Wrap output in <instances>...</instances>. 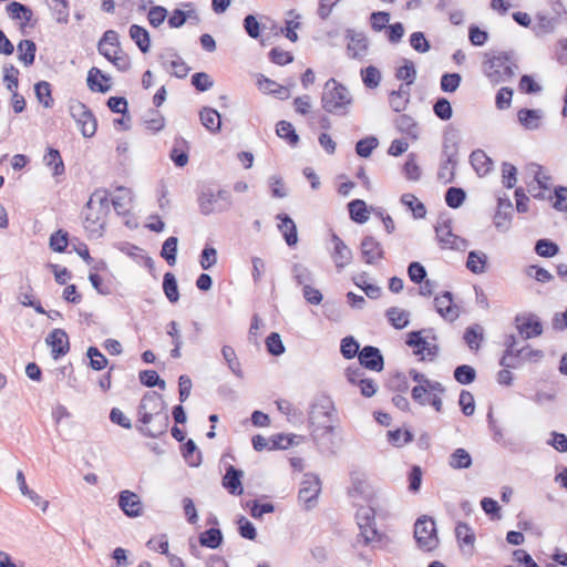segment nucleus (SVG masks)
<instances>
[{
  "mask_svg": "<svg viewBox=\"0 0 567 567\" xmlns=\"http://www.w3.org/2000/svg\"><path fill=\"white\" fill-rule=\"evenodd\" d=\"M163 395L156 391L143 394L137 405L136 431L144 437L158 439L167 433L169 416Z\"/></svg>",
  "mask_w": 567,
  "mask_h": 567,
  "instance_id": "obj_1",
  "label": "nucleus"
},
{
  "mask_svg": "<svg viewBox=\"0 0 567 567\" xmlns=\"http://www.w3.org/2000/svg\"><path fill=\"white\" fill-rule=\"evenodd\" d=\"M334 411V403L326 393L316 395L308 411V424L311 429V437L320 449L327 452H332L334 444V426L331 424Z\"/></svg>",
  "mask_w": 567,
  "mask_h": 567,
  "instance_id": "obj_2",
  "label": "nucleus"
},
{
  "mask_svg": "<svg viewBox=\"0 0 567 567\" xmlns=\"http://www.w3.org/2000/svg\"><path fill=\"white\" fill-rule=\"evenodd\" d=\"M110 200L106 190H95L84 209L83 226L92 238H100L103 235L105 218L109 213Z\"/></svg>",
  "mask_w": 567,
  "mask_h": 567,
  "instance_id": "obj_3",
  "label": "nucleus"
},
{
  "mask_svg": "<svg viewBox=\"0 0 567 567\" xmlns=\"http://www.w3.org/2000/svg\"><path fill=\"white\" fill-rule=\"evenodd\" d=\"M352 101V95L344 85L334 79H329L326 82L321 96V104L324 111L334 115H346Z\"/></svg>",
  "mask_w": 567,
  "mask_h": 567,
  "instance_id": "obj_4",
  "label": "nucleus"
},
{
  "mask_svg": "<svg viewBox=\"0 0 567 567\" xmlns=\"http://www.w3.org/2000/svg\"><path fill=\"white\" fill-rule=\"evenodd\" d=\"M517 70V64L506 53L495 55L483 63V72L492 84L509 81Z\"/></svg>",
  "mask_w": 567,
  "mask_h": 567,
  "instance_id": "obj_5",
  "label": "nucleus"
},
{
  "mask_svg": "<svg viewBox=\"0 0 567 567\" xmlns=\"http://www.w3.org/2000/svg\"><path fill=\"white\" fill-rule=\"evenodd\" d=\"M414 539L420 550L431 553L440 545L436 524L433 517L423 515L414 523Z\"/></svg>",
  "mask_w": 567,
  "mask_h": 567,
  "instance_id": "obj_6",
  "label": "nucleus"
},
{
  "mask_svg": "<svg viewBox=\"0 0 567 567\" xmlns=\"http://www.w3.org/2000/svg\"><path fill=\"white\" fill-rule=\"evenodd\" d=\"M200 213L204 215L219 214L230 209L233 205L229 192L212 189L203 192L198 197Z\"/></svg>",
  "mask_w": 567,
  "mask_h": 567,
  "instance_id": "obj_7",
  "label": "nucleus"
},
{
  "mask_svg": "<svg viewBox=\"0 0 567 567\" xmlns=\"http://www.w3.org/2000/svg\"><path fill=\"white\" fill-rule=\"evenodd\" d=\"M321 493V481L317 474L306 473L298 492V501L303 504L306 511H311L318 504Z\"/></svg>",
  "mask_w": 567,
  "mask_h": 567,
  "instance_id": "obj_8",
  "label": "nucleus"
},
{
  "mask_svg": "<svg viewBox=\"0 0 567 567\" xmlns=\"http://www.w3.org/2000/svg\"><path fill=\"white\" fill-rule=\"evenodd\" d=\"M69 109L82 135L84 137H92L97 127L96 118L93 113L80 101L72 102Z\"/></svg>",
  "mask_w": 567,
  "mask_h": 567,
  "instance_id": "obj_9",
  "label": "nucleus"
},
{
  "mask_svg": "<svg viewBox=\"0 0 567 567\" xmlns=\"http://www.w3.org/2000/svg\"><path fill=\"white\" fill-rule=\"evenodd\" d=\"M436 239L444 249L463 250L467 246V241L452 231L450 219H442L435 226Z\"/></svg>",
  "mask_w": 567,
  "mask_h": 567,
  "instance_id": "obj_10",
  "label": "nucleus"
},
{
  "mask_svg": "<svg viewBox=\"0 0 567 567\" xmlns=\"http://www.w3.org/2000/svg\"><path fill=\"white\" fill-rule=\"evenodd\" d=\"M346 40H347V55L354 60L362 61L369 50V41L363 32H359L355 30H347L346 31Z\"/></svg>",
  "mask_w": 567,
  "mask_h": 567,
  "instance_id": "obj_11",
  "label": "nucleus"
},
{
  "mask_svg": "<svg viewBox=\"0 0 567 567\" xmlns=\"http://www.w3.org/2000/svg\"><path fill=\"white\" fill-rule=\"evenodd\" d=\"M359 364L373 372H381L384 369V357L381 350L375 346H364L358 357Z\"/></svg>",
  "mask_w": 567,
  "mask_h": 567,
  "instance_id": "obj_12",
  "label": "nucleus"
},
{
  "mask_svg": "<svg viewBox=\"0 0 567 567\" xmlns=\"http://www.w3.org/2000/svg\"><path fill=\"white\" fill-rule=\"evenodd\" d=\"M45 343L51 348V357L58 360L70 351L68 333L60 328L53 329L45 338Z\"/></svg>",
  "mask_w": 567,
  "mask_h": 567,
  "instance_id": "obj_13",
  "label": "nucleus"
},
{
  "mask_svg": "<svg viewBox=\"0 0 567 567\" xmlns=\"http://www.w3.org/2000/svg\"><path fill=\"white\" fill-rule=\"evenodd\" d=\"M460 132L453 126L445 128L442 141V155L444 158H449V163L453 166L457 164V154L460 145Z\"/></svg>",
  "mask_w": 567,
  "mask_h": 567,
  "instance_id": "obj_14",
  "label": "nucleus"
},
{
  "mask_svg": "<svg viewBox=\"0 0 567 567\" xmlns=\"http://www.w3.org/2000/svg\"><path fill=\"white\" fill-rule=\"evenodd\" d=\"M117 505L127 517L135 518L143 514L142 502L132 491H121L117 495Z\"/></svg>",
  "mask_w": 567,
  "mask_h": 567,
  "instance_id": "obj_15",
  "label": "nucleus"
},
{
  "mask_svg": "<svg viewBox=\"0 0 567 567\" xmlns=\"http://www.w3.org/2000/svg\"><path fill=\"white\" fill-rule=\"evenodd\" d=\"M244 471L235 467L234 465H227L225 474L221 478V486L233 496H240L244 493L243 486Z\"/></svg>",
  "mask_w": 567,
  "mask_h": 567,
  "instance_id": "obj_16",
  "label": "nucleus"
},
{
  "mask_svg": "<svg viewBox=\"0 0 567 567\" xmlns=\"http://www.w3.org/2000/svg\"><path fill=\"white\" fill-rule=\"evenodd\" d=\"M332 250L331 258L338 270L349 266L352 261V250L344 244V241L337 235H331Z\"/></svg>",
  "mask_w": 567,
  "mask_h": 567,
  "instance_id": "obj_17",
  "label": "nucleus"
},
{
  "mask_svg": "<svg viewBox=\"0 0 567 567\" xmlns=\"http://www.w3.org/2000/svg\"><path fill=\"white\" fill-rule=\"evenodd\" d=\"M361 254L364 261L369 265H374L384 257L381 243L372 236H367L362 239Z\"/></svg>",
  "mask_w": 567,
  "mask_h": 567,
  "instance_id": "obj_18",
  "label": "nucleus"
},
{
  "mask_svg": "<svg viewBox=\"0 0 567 567\" xmlns=\"http://www.w3.org/2000/svg\"><path fill=\"white\" fill-rule=\"evenodd\" d=\"M433 303L436 312L445 319H456L461 315L458 307L453 303L452 293L449 291H445L442 295L435 297Z\"/></svg>",
  "mask_w": 567,
  "mask_h": 567,
  "instance_id": "obj_19",
  "label": "nucleus"
},
{
  "mask_svg": "<svg viewBox=\"0 0 567 567\" xmlns=\"http://www.w3.org/2000/svg\"><path fill=\"white\" fill-rule=\"evenodd\" d=\"M277 219L280 220L278 229L282 234L286 244L289 247L295 246L298 243L297 226L295 221L286 214L277 215Z\"/></svg>",
  "mask_w": 567,
  "mask_h": 567,
  "instance_id": "obj_20",
  "label": "nucleus"
},
{
  "mask_svg": "<svg viewBox=\"0 0 567 567\" xmlns=\"http://www.w3.org/2000/svg\"><path fill=\"white\" fill-rule=\"evenodd\" d=\"M518 338H520L518 333H504L503 346L505 347V349L498 360L499 365H506L505 358L507 355H516L517 358H522L524 355V351L526 348H528V344L517 349L516 344L518 342Z\"/></svg>",
  "mask_w": 567,
  "mask_h": 567,
  "instance_id": "obj_21",
  "label": "nucleus"
},
{
  "mask_svg": "<svg viewBox=\"0 0 567 567\" xmlns=\"http://www.w3.org/2000/svg\"><path fill=\"white\" fill-rule=\"evenodd\" d=\"M544 113L542 110L522 109L517 113L518 122L526 130H537L542 125Z\"/></svg>",
  "mask_w": 567,
  "mask_h": 567,
  "instance_id": "obj_22",
  "label": "nucleus"
},
{
  "mask_svg": "<svg viewBox=\"0 0 567 567\" xmlns=\"http://www.w3.org/2000/svg\"><path fill=\"white\" fill-rule=\"evenodd\" d=\"M198 542L202 547L217 549L224 542V535L219 527H210L198 535Z\"/></svg>",
  "mask_w": 567,
  "mask_h": 567,
  "instance_id": "obj_23",
  "label": "nucleus"
},
{
  "mask_svg": "<svg viewBox=\"0 0 567 567\" xmlns=\"http://www.w3.org/2000/svg\"><path fill=\"white\" fill-rule=\"evenodd\" d=\"M203 126L210 133H218L221 127L220 114L212 107H203L199 112Z\"/></svg>",
  "mask_w": 567,
  "mask_h": 567,
  "instance_id": "obj_24",
  "label": "nucleus"
},
{
  "mask_svg": "<svg viewBox=\"0 0 567 567\" xmlns=\"http://www.w3.org/2000/svg\"><path fill=\"white\" fill-rule=\"evenodd\" d=\"M512 210L513 205L508 198H498L497 212L494 216V224L497 229L504 230L507 228Z\"/></svg>",
  "mask_w": 567,
  "mask_h": 567,
  "instance_id": "obj_25",
  "label": "nucleus"
},
{
  "mask_svg": "<svg viewBox=\"0 0 567 567\" xmlns=\"http://www.w3.org/2000/svg\"><path fill=\"white\" fill-rule=\"evenodd\" d=\"M181 454L185 462L192 467H197L202 463V453L192 439L183 442L181 445Z\"/></svg>",
  "mask_w": 567,
  "mask_h": 567,
  "instance_id": "obj_26",
  "label": "nucleus"
},
{
  "mask_svg": "<svg viewBox=\"0 0 567 567\" xmlns=\"http://www.w3.org/2000/svg\"><path fill=\"white\" fill-rule=\"evenodd\" d=\"M410 102V87L400 85L398 90L392 91L389 96V103L394 112H402Z\"/></svg>",
  "mask_w": 567,
  "mask_h": 567,
  "instance_id": "obj_27",
  "label": "nucleus"
},
{
  "mask_svg": "<svg viewBox=\"0 0 567 567\" xmlns=\"http://www.w3.org/2000/svg\"><path fill=\"white\" fill-rule=\"evenodd\" d=\"M470 162L480 176H485L492 169L493 162L482 150H475L470 155Z\"/></svg>",
  "mask_w": 567,
  "mask_h": 567,
  "instance_id": "obj_28",
  "label": "nucleus"
},
{
  "mask_svg": "<svg viewBox=\"0 0 567 567\" xmlns=\"http://www.w3.org/2000/svg\"><path fill=\"white\" fill-rule=\"evenodd\" d=\"M395 127L402 134L408 135L412 140L419 138V133H420L419 125H417L416 121L408 114H401L400 116L396 117Z\"/></svg>",
  "mask_w": 567,
  "mask_h": 567,
  "instance_id": "obj_29",
  "label": "nucleus"
},
{
  "mask_svg": "<svg viewBox=\"0 0 567 567\" xmlns=\"http://www.w3.org/2000/svg\"><path fill=\"white\" fill-rule=\"evenodd\" d=\"M17 482L19 484V488L21 493L29 497V499L35 505L41 507L42 512H45L49 502L44 501L39 494H37L34 491L30 489V487L27 485L25 477L22 471H18L17 473Z\"/></svg>",
  "mask_w": 567,
  "mask_h": 567,
  "instance_id": "obj_30",
  "label": "nucleus"
},
{
  "mask_svg": "<svg viewBox=\"0 0 567 567\" xmlns=\"http://www.w3.org/2000/svg\"><path fill=\"white\" fill-rule=\"evenodd\" d=\"M130 38L135 42V44L143 53L150 51L151 39L150 33L145 28L138 24H132L130 27Z\"/></svg>",
  "mask_w": 567,
  "mask_h": 567,
  "instance_id": "obj_31",
  "label": "nucleus"
},
{
  "mask_svg": "<svg viewBox=\"0 0 567 567\" xmlns=\"http://www.w3.org/2000/svg\"><path fill=\"white\" fill-rule=\"evenodd\" d=\"M473 464L471 454L463 447L454 450L449 457V465L454 470H466Z\"/></svg>",
  "mask_w": 567,
  "mask_h": 567,
  "instance_id": "obj_32",
  "label": "nucleus"
},
{
  "mask_svg": "<svg viewBox=\"0 0 567 567\" xmlns=\"http://www.w3.org/2000/svg\"><path fill=\"white\" fill-rule=\"evenodd\" d=\"M299 436L296 434L276 433L269 436V451L288 450L297 444L295 440Z\"/></svg>",
  "mask_w": 567,
  "mask_h": 567,
  "instance_id": "obj_33",
  "label": "nucleus"
},
{
  "mask_svg": "<svg viewBox=\"0 0 567 567\" xmlns=\"http://www.w3.org/2000/svg\"><path fill=\"white\" fill-rule=\"evenodd\" d=\"M384 386L386 390L400 394L409 390V381L403 372L395 371L388 378Z\"/></svg>",
  "mask_w": 567,
  "mask_h": 567,
  "instance_id": "obj_34",
  "label": "nucleus"
},
{
  "mask_svg": "<svg viewBox=\"0 0 567 567\" xmlns=\"http://www.w3.org/2000/svg\"><path fill=\"white\" fill-rule=\"evenodd\" d=\"M18 58L25 65L33 64L35 59L37 45L32 40H21L18 44Z\"/></svg>",
  "mask_w": 567,
  "mask_h": 567,
  "instance_id": "obj_35",
  "label": "nucleus"
},
{
  "mask_svg": "<svg viewBox=\"0 0 567 567\" xmlns=\"http://www.w3.org/2000/svg\"><path fill=\"white\" fill-rule=\"evenodd\" d=\"M362 348L353 336H347L341 339L340 353L346 360L358 358Z\"/></svg>",
  "mask_w": 567,
  "mask_h": 567,
  "instance_id": "obj_36",
  "label": "nucleus"
},
{
  "mask_svg": "<svg viewBox=\"0 0 567 567\" xmlns=\"http://www.w3.org/2000/svg\"><path fill=\"white\" fill-rule=\"evenodd\" d=\"M542 322L543 321H522V323L516 324L520 339L528 340L540 336L543 333Z\"/></svg>",
  "mask_w": 567,
  "mask_h": 567,
  "instance_id": "obj_37",
  "label": "nucleus"
},
{
  "mask_svg": "<svg viewBox=\"0 0 567 567\" xmlns=\"http://www.w3.org/2000/svg\"><path fill=\"white\" fill-rule=\"evenodd\" d=\"M477 373L474 367L470 364H460L453 371L454 380L462 384L468 385L476 380Z\"/></svg>",
  "mask_w": 567,
  "mask_h": 567,
  "instance_id": "obj_38",
  "label": "nucleus"
},
{
  "mask_svg": "<svg viewBox=\"0 0 567 567\" xmlns=\"http://www.w3.org/2000/svg\"><path fill=\"white\" fill-rule=\"evenodd\" d=\"M350 218L358 223L364 224L369 219V212L362 199H354L348 204Z\"/></svg>",
  "mask_w": 567,
  "mask_h": 567,
  "instance_id": "obj_39",
  "label": "nucleus"
},
{
  "mask_svg": "<svg viewBox=\"0 0 567 567\" xmlns=\"http://www.w3.org/2000/svg\"><path fill=\"white\" fill-rule=\"evenodd\" d=\"M89 358V367L94 371H102L109 365L107 358L100 351L97 347L91 346L86 350Z\"/></svg>",
  "mask_w": 567,
  "mask_h": 567,
  "instance_id": "obj_40",
  "label": "nucleus"
},
{
  "mask_svg": "<svg viewBox=\"0 0 567 567\" xmlns=\"http://www.w3.org/2000/svg\"><path fill=\"white\" fill-rule=\"evenodd\" d=\"M483 328L475 323L466 328L464 332V341L471 350H478L483 341Z\"/></svg>",
  "mask_w": 567,
  "mask_h": 567,
  "instance_id": "obj_41",
  "label": "nucleus"
},
{
  "mask_svg": "<svg viewBox=\"0 0 567 567\" xmlns=\"http://www.w3.org/2000/svg\"><path fill=\"white\" fill-rule=\"evenodd\" d=\"M487 262V256L483 251L472 250L468 252L466 267L473 274H483Z\"/></svg>",
  "mask_w": 567,
  "mask_h": 567,
  "instance_id": "obj_42",
  "label": "nucleus"
},
{
  "mask_svg": "<svg viewBox=\"0 0 567 567\" xmlns=\"http://www.w3.org/2000/svg\"><path fill=\"white\" fill-rule=\"evenodd\" d=\"M138 379L142 385L146 388H159L164 390L166 386L165 380L159 377L155 370H142L138 373Z\"/></svg>",
  "mask_w": 567,
  "mask_h": 567,
  "instance_id": "obj_43",
  "label": "nucleus"
},
{
  "mask_svg": "<svg viewBox=\"0 0 567 567\" xmlns=\"http://www.w3.org/2000/svg\"><path fill=\"white\" fill-rule=\"evenodd\" d=\"M259 89L265 93L275 94L279 99L286 100L289 97L290 93L289 90L275 81L270 79L264 78L262 80H259L258 82Z\"/></svg>",
  "mask_w": 567,
  "mask_h": 567,
  "instance_id": "obj_44",
  "label": "nucleus"
},
{
  "mask_svg": "<svg viewBox=\"0 0 567 567\" xmlns=\"http://www.w3.org/2000/svg\"><path fill=\"white\" fill-rule=\"evenodd\" d=\"M401 203L411 209L414 218H424L426 208L413 194L406 193L401 196Z\"/></svg>",
  "mask_w": 567,
  "mask_h": 567,
  "instance_id": "obj_45",
  "label": "nucleus"
},
{
  "mask_svg": "<svg viewBox=\"0 0 567 567\" xmlns=\"http://www.w3.org/2000/svg\"><path fill=\"white\" fill-rule=\"evenodd\" d=\"M221 354L224 360L226 361L229 370L238 378H243L244 373L241 370L240 362L236 355L235 350L230 346H224L221 348Z\"/></svg>",
  "mask_w": 567,
  "mask_h": 567,
  "instance_id": "obj_46",
  "label": "nucleus"
},
{
  "mask_svg": "<svg viewBox=\"0 0 567 567\" xmlns=\"http://www.w3.org/2000/svg\"><path fill=\"white\" fill-rule=\"evenodd\" d=\"M455 537L460 545L473 546L475 542V533L472 527L464 522H458L455 527Z\"/></svg>",
  "mask_w": 567,
  "mask_h": 567,
  "instance_id": "obj_47",
  "label": "nucleus"
},
{
  "mask_svg": "<svg viewBox=\"0 0 567 567\" xmlns=\"http://www.w3.org/2000/svg\"><path fill=\"white\" fill-rule=\"evenodd\" d=\"M360 533L358 535V542L362 538L363 545L368 546L373 542H380L382 534L378 530L375 523L358 526Z\"/></svg>",
  "mask_w": 567,
  "mask_h": 567,
  "instance_id": "obj_48",
  "label": "nucleus"
},
{
  "mask_svg": "<svg viewBox=\"0 0 567 567\" xmlns=\"http://www.w3.org/2000/svg\"><path fill=\"white\" fill-rule=\"evenodd\" d=\"M276 133L280 138L287 140L291 146L297 145L299 142V136L290 122L279 121L277 123Z\"/></svg>",
  "mask_w": 567,
  "mask_h": 567,
  "instance_id": "obj_49",
  "label": "nucleus"
},
{
  "mask_svg": "<svg viewBox=\"0 0 567 567\" xmlns=\"http://www.w3.org/2000/svg\"><path fill=\"white\" fill-rule=\"evenodd\" d=\"M163 290L166 298L171 302H176L179 299L178 286L175 276L172 272H166L163 278Z\"/></svg>",
  "mask_w": 567,
  "mask_h": 567,
  "instance_id": "obj_50",
  "label": "nucleus"
},
{
  "mask_svg": "<svg viewBox=\"0 0 567 567\" xmlns=\"http://www.w3.org/2000/svg\"><path fill=\"white\" fill-rule=\"evenodd\" d=\"M186 145V141L183 138H176L174 146L171 151V159L178 167H184L188 163V154L183 147Z\"/></svg>",
  "mask_w": 567,
  "mask_h": 567,
  "instance_id": "obj_51",
  "label": "nucleus"
},
{
  "mask_svg": "<svg viewBox=\"0 0 567 567\" xmlns=\"http://www.w3.org/2000/svg\"><path fill=\"white\" fill-rule=\"evenodd\" d=\"M291 271L292 277L298 285L306 287L313 282V274L307 266L302 264H295Z\"/></svg>",
  "mask_w": 567,
  "mask_h": 567,
  "instance_id": "obj_52",
  "label": "nucleus"
},
{
  "mask_svg": "<svg viewBox=\"0 0 567 567\" xmlns=\"http://www.w3.org/2000/svg\"><path fill=\"white\" fill-rule=\"evenodd\" d=\"M43 161L48 167L52 168L53 175L58 176L64 172V164L58 150L49 148Z\"/></svg>",
  "mask_w": 567,
  "mask_h": 567,
  "instance_id": "obj_53",
  "label": "nucleus"
},
{
  "mask_svg": "<svg viewBox=\"0 0 567 567\" xmlns=\"http://www.w3.org/2000/svg\"><path fill=\"white\" fill-rule=\"evenodd\" d=\"M177 245L178 238L172 236L168 237L162 246L161 256L167 261L169 266H174L176 264Z\"/></svg>",
  "mask_w": 567,
  "mask_h": 567,
  "instance_id": "obj_54",
  "label": "nucleus"
},
{
  "mask_svg": "<svg viewBox=\"0 0 567 567\" xmlns=\"http://www.w3.org/2000/svg\"><path fill=\"white\" fill-rule=\"evenodd\" d=\"M117 192L118 194L112 199V204L118 214H125L130 209L131 192L124 187H120Z\"/></svg>",
  "mask_w": 567,
  "mask_h": 567,
  "instance_id": "obj_55",
  "label": "nucleus"
},
{
  "mask_svg": "<svg viewBox=\"0 0 567 567\" xmlns=\"http://www.w3.org/2000/svg\"><path fill=\"white\" fill-rule=\"evenodd\" d=\"M265 343L268 353H270L271 355L279 357L282 353H285L286 348L278 332H270L267 336Z\"/></svg>",
  "mask_w": 567,
  "mask_h": 567,
  "instance_id": "obj_56",
  "label": "nucleus"
},
{
  "mask_svg": "<svg viewBox=\"0 0 567 567\" xmlns=\"http://www.w3.org/2000/svg\"><path fill=\"white\" fill-rule=\"evenodd\" d=\"M55 20L59 23H66L69 20V2L68 0H51L49 2Z\"/></svg>",
  "mask_w": 567,
  "mask_h": 567,
  "instance_id": "obj_57",
  "label": "nucleus"
},
{
  "mask_svg": "<svg viewBox=\"0 0 567 567\" xmlns=\"http://www.w3.org/2000/svg\"><path fill=\"white\" fill-rule=\"evenodd\" d=\"M247 507L250 509V515L255 519H261L265 514L275 512L272 503H260L258 499L247 502Z\"/></svg>",
  "mask_w": 567,
  "mask_h": 567,
  "instance_id": "obj_58",
  "label": "nucleus"
},
{
  "mask_svg": "<svg viewBox=\"0 0 567 567\" xmlns=\"http://www.w3.org/2000/svg\"><path fill=\"white\" fill-rule=\"evenodd\" d=\"M37 99L44 107H51L53 99L51 96V85L47 81H40L34 85Z\"/></svg>",
  "mask_w": 567,
  "mask_h": 567,
  "instance_id": "obj_59",
  "label": "nucleus"
},
{
  "mask_svg": "<svg viewBox=\"0 0 567 567\" xmlns=\"http://www.w3.org/2000/svg\"><path fill=\"white\" fill-rule=\"evenodd\" d=\"M354 284L371 299H377L381 295L380 287L369 282L365 274L354 277Z\"/></svg>",
  "mask_w": 567,
  "mask_h": 567,
  "instance_id": "obj_60",
  "label": "nucleus"
},
{
  "mask_svg": "<svg viewBox=\"0 0 567 567\" xmlns=\"http://www.w3.org/2000/svg\"><path fill=\"white\" fill-rule=\"evenodd\" d=\"M361 78H362L363 84L369 89L378 87L381 82V73L373 65H369L368 68L362 69Z\"/></svg>",
  "mask_w": 567,
  "mask_h": 567,
  "instance_id": "obj_61",
  "label": "nucleus"
},
{
  "mask_svg": "<svg viewBox=\"0 0 567 567\" xmlns=\"http://www.w3.org/2000/svg\"><path fill=\"white\" fill-rule=\"evenodd\" d=\"M69 244V235L65 230L59 229L50 236L49 246L53 251L63 252Z\"/></svg>",
  "mask_w": 567,
  "mask_h": 567,
  "instance_id": "obj_62",
  "label": "nucleus"
},
{
  "mask_svg": "<svg viewBox=\"0 0 567 567\" xmlns=\"http://www.w3.org/2000/svg\"><path fill=\"white\" fill-rule=\"evenodd\" d=\"M238 534L248 540H255L257 537V529L255 525L245 516L240 515L237 519Z\"/></svg>",
  "mask_w": 567,
  "mask_h": 567,
  "instance_id": "obj_63",
  "label": "nucleus"
},
{
  "mask_svg": "<svg viewBox=\"0 0 567 567\" xmlns=\"http://www.w3.org/2000/svg\"><path fill=\"white\" fill-rule=\"evenodd\" d=\"M404 175L410 181H419L421 177V168L416 163V154L410 153L403 166Z\"/></svg>",
  "mask_w": 567,
  "mask_h": 567,
  "instance_id": "obj_64",
  "label": "nucleus"
}]
</instances>
